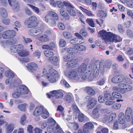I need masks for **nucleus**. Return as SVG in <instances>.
Masks as SVG:
<instances>
[{
  "instance_id": "3c124183",
  "label": "nucleus",
  "mask_w": 133,
  "mask_h": 133,
  "mask_svg": "<svg viewBox=\"0 0 133 133\" xmlns=\"http://www.w3.org/2000/svg\"><path fill=\"white\" fill-rule=\"evenodd\" d=\"M86 22L91 27H94V24L92 19H87L86 20Z\"/></svg>"
},
{
  "instance_id": "423d86ee",
  "label": "nucleus",
  "mask_w": 133,
  "mask_h": 133,
  "mask_svg": "<svg viewBox=\"0 0 133 133\" xmlns=\"http://www.w3.org/2000/svg\"><path fill=\"white\" fill-rule=\"evenodd\" d=\"M84 99L88 102L87 108L89 110L93 108L96 104L97 102V101L96 98L92 97L89 96H86Z\"/></svg>"
},
{
  "instance_id": "8fccbe9b",
  "label": "nucleus",
  "mask_w": 133,
  "mask_h": 133,
  "mask_svg": "<svg viewBox=\"0 0 133 133\" xmlns=\"http://www.w3.org/2000/svg\"><path fill=\"white\" fill-rule=\"evenodd\" d=\"M10 39L7 40V44L9 45H12L16 43V41L13 38H10Z\"/></svg>"
},
{
  "instance_id": "f3484780",
  "label": "nucleus",
  "mask_w": 133,
  "mask_h": 133,
  "mask_svg": "<svg viewBox=\"0 0 133 133\" xmlns=\"http://www.w3.org/2000/svg\"><path fill=\"white\" fill-rule=\"evenodd\" d=\"M66 59L65 60V61L67 62L66 63V65L69 67H71L75 64H76L77 62L78 59Z\"/></svg>"
},
{
  "instance_id": "79ce46f5",
  "label": "nucleus",
  "mask_w": 133,
  "mask_h": 133,
  "mask_svg": "<svg viewBox=\"0 0 133 133\" xmlns=\"http://www.w3.org/2000/svg\"><path fill=\"white\" fill-rule=\"evenodd\" d=\"M26 117L25 114H23L21 116L20 121L21 124L24 125L25 123Z\"/></svg>"
},
{
  "instance_id": "bf43d9fd",
  "label": "nucleus",
  "mask_w": 133,
  "mask_h": 133,
  "mask_svg": "<svg viewBox=\"0 0 133 133\" xmlns=\"http://www.w3.org/2000/svg\"><path fill=\"white\" fill-rule=\"evenodd\" d=\"M65 98L67 102L69 103H70L72 99V95L71 96L69 95H67L65 97Z\"/></svg>"
},
{
  "instance_id": "4468645a",
  "label": "nucleus",
  "mask_w": 133,
  "mask_h": 133,
  "mask_svg": "<svg viewBox=\"0 0 133 133\" xmlns=\"http://www.w3.org/2000/svg\"><path fill=\"white\" fill-rule=\"evenodd\" d=\"M45 18H51L55 19L56 20H58L59 19V17L58 15L55 12L53 11H49L48 14L46 15Z\"/></svg>"
},
{
  "instance_id": "aec40b11",
  "label": "nucleus",
  "mask_w": 133,
  "mask_h": 133,
  "mask_svg": "<svg viewBox=\"0 0 133 133\" xmlns=\"http://www.w3.org/2000/svg\"><path fill=\"white\" fill-rule=\"evenodd\" d=\"M85 91L89 95L93 96L95 94V90L91 87H87L84 88Z\"/></svg>"
},
{
  "instance_id": "13d9d810",
  "label": "nucleus",
  "mask_w": 133,
  "mask_h": 133,
  "mask_svg": "<svg viewBox=\"0 0 133 133\" xmlns=\"http://www.w3.org/2000/svg\"><path fill=\"white\" fill-rule=\"evenodd\" d=\"M48 122L50 124L49 126L52 125L54 126L56 124V122L53 118H51L49 119H48Z\"/></svg>"
},
{
  "instance_id": "0e129e2a",
  "label": "nucleus",
  "mask_w": 133,
  "mask_h": 133,
  "mask_svg": "<svg viewBox=\"0 0 133 133\" xmlns=\"http://www.w3.org/2000/svg\"><path fill=\"white\" fill-rule=\"evenodd\" d=\"M60 45L61 47H63L66 45L65 41L63 39H61L59 41Z\"/></svg>"
},
{
  "instance_id": "774afa93",
  "label": "nucleus",
  "mask_w": 133,
  "mask_h": 133,
  "mask_svg": "<svg viewBox=\"0 0 133 133\" xmlns=\"http://www.w3.org/2000/svg\"><path fill=\"white\" fill-rule=\"evenodd\" d=\"M126 53L128 55H131L133 53V49L131 48H128Z\"/></svg>"
},
{
  "instance_id": "6e6d98bb",
  "label": "nucleus",
  "mask_w": 133,
  "mask_h": 133,
  "mask_svg": "<svg viewBox=\"0 0 133 133\" xmlns=\"http://www.w3.org/2000/svg\"><path fill=\"white\" fill-rule=\"evenodd\" d=\"M109 114H107L104 115L103 118V121L104 122H108L109 123Z\"/></svg>"
},
{
  "instance_id": "a211bd4d",
  "label": "nucleus",
  "mask_w": 133,
  "mask_h": 133,
  "mask_svg": "<svg viewBox=\"0 0 133 133\" xmlns=\"http://www.w3.org/2000/svg\"><path fill=\"white\" fill-rule=\"evenodd\" d=\"M10 5L12 7L14 11H17L20 9V5L17 2H12L9 3Z\"/></svg>"
},
{
  "instance_id": "f257e3e1",
  "label": "nucleus",
  "mask_w": 133,
  "mask_h": 133,
  "mask_svg": "<svg viewBox=\"0 0 133 133\" xmlns=\"http://www.w3.org/2000/svg\"><path fill=\"white\" fill-rule=\"evenodd\" d=\"M99 63V61L98 60L94 62L93 70L91 71L90 70L92 69V65L90 64H87L83 63L81 64L77 70L81 75L82 79L84 80L89 78L91 79H93L95 77L99 72L98 70L96 69V65H98Z\"/></svg>"
},
{
  "instance_id": "de8ad7c7",
  "label": "nucleus",
  "mask_w": 133,
  "mask_h": 133,
  "mask_svg": "<svg viewBox=\"0 0 133 133\" xmlns=\"http://www.w3.org/2000/svg\"><path fill=\"white\" fill-rule=\"evenodd\" d=\"M112 95H113V97L117 98H121L122 97V95L119 93L116 92H114L112 94Z\"/></svg>"
},
{
  "instance_id": "052dcab7",
  "label": "nucleus",
  "mask_w": 133,
  "mask_h": 133,
  "mask_svg": "<svg viewBox=\"0 0 133 133\" xmlns=\"http://www.w3.org/2000/svg\"><path fill=\"white\" fill-rule=\"evenodd\" d=\"M76 49L79 50L83 51L85 50L86 48L84 46L80 45L79 46L77 45L76 47Z\"/></svg>"
},
{
  "instance_id": "680f3d73",
  "label": "nucleus",
  "mask_w": 133,
  "mask_h": 133,
  "mask_svg": "<svg viewBox=\"0 0 133 133\" xmlns=\"http://www.w3.org/2000/svg\"><path fill=\"white\" fill-rule=\"evenodd\" d=\"M61 83L63 84L66 87L68 88L70 87V85L64 79H62L61 81Z\"/></svg>"
},
{
  "instance_id": "39448f33",
  "label": "nucleus",
  "mask_w": 133,
  "mask_h": 133,
  "mask_svg": "<svg viewBox=\"0 0 133 133\" xmlns=\"http://www.w3.org/2000/svg\"><path fill=\"white\" fill-rule=\"evenodd\" d=\"M58 75V72L53 69H49L47 74L48 81L51 83L56 82V77Z\"/></svg>"
},
{
  "instance_id": "7c9ffc66",
  "label": "nucleus",
  "mask_w": 133,
  "mask_h": 133,
  "mask_svg": "<svg viewBox=\"0 0 133 133\" xmlns=\"http://www.w3.org/2000/svg\"><path fill=\"white\" fill-rule=\"evenodd\" d=\"M104 96L105 98L107 100H114V98L113 95H111L110 93L106 91L104 94Z\"/></svg>"
},
{
  "instance_id": "58836bf2",
  "label": "nucleus",
  "mask_w": 133,
  "mask_h": 133,
  "mask_svg": "<svg viewBox=\"0 0 133 133\" xmlns=\"http://www.w3.org/2000/svg\"><path fill=\"white\" fill-rule=\"evenodd\" d=\"M68 12L70 15L73 16H76V10L73 8H69L68 9Z\"/></svg>"
},
{
  "instance_id": "bb28decb",
  "label": "nucleus",
  "mask_w": 133,
  "mask_h": 133,
  "mask_svg": "<svg viewBox=\"0 0 133 133\" xmlns=\"http://www.w3.org/2000/svg\"><path fill=\"white\" fill-rule=\"evenodd\" d=\"M97 15L100 18H104L107 16V14L105 11L102 10L98 11Z\"/></svg>"
},
{
  "instance_id": "37998d69",
  "label": "nucleus",
  "mask_w": 133,
  "mask_h": 133,
  "mask_svg": "<svg viewBox=\"0 0 133 133\" xmlns=\"http://www.w3.org/2000/svg\"><path fill=\"white\" fill-rule=\"evenodd\" d=\"M64 5L69 8L74 9L75 7L70 3L68 1H63Z\"/></svg>"
},
{
  "instance_id": "49530a36",
  "label": "nucleus",
  "mask_w": 133,
  "mask_h": 133,
  "mask_svg": "<svg viewBox=\"0 0 133 133\" xmlns=\"http://www.w3.org/2000/svg\"><path fill=\"white\" fill-rule=\"evenodd\" d=\"M23 49L21 51H19L18 52L19 56L21 57H25L26 56V50Z\"/></svg>"
},
{
  "instance_id": "9d476101",
  "label": "nucleus",
  "mask_w": 133,
  "mask_h": 133,
  "mask_svg": "<svg viewBox=\"0 0 133 133\" xmlns=\"http://www.w3.org/2000/svg\"><path fill=\"white\" fill-rule=\"evenodd\" d=\"M47 97L48 98H50L51 96H54L57 98H60L63 97V93L62 90H55L51 92L50 94H47Z\"/></svg>"
},
{
  "instance_id": "69168bd1",
  "label": "nucleus",
  "mask_w": 133,
  "mask_h": 133,
  "mask_svg": "<svg viewBox=\"0 0 133 133\" xmlns=\"http://www.w3.org/2000/svg\"><path fill=\"white\" fill-rule=\"evenodd\" d=\"M127 33L128 36L130 38H132L133 36V33L130 30L128 29L127 31Z\"/></svg>"
},
{
  "instance_id": "7ed1b4c3",
  "label": "nucleus",
  "mask_w": 133,
  "mask_h": 133,
  "mask_svg": "<svg viewBox=\"0 0 133 133\" xmlns=\"http://www.w3.org/2000/svg\"><path fill=\"white\" fill-rule=\"evenodd\" d=\"M111 82L113 83L117 84L122 82L130 83V80L129 78H126L122 75L116 76L112 77Z\"/></svg>"
},
{
  "instance_id": "b1692460",
  "label": "nucleus",
  "mask_w": 133,
  "mask_h": 133,
  "mask_svg": "<svg viewBox=\"0 0 133 133\" xmlns=\"http://www.w3.org/2000/svg\"><path fill=\"white\" fill-rule=\"evenodd\" d=\"M132 112V110L130 107H128L127 108L125 112L126 120L129 119L130 117L132 116L133 114Z\"/></svg>"
},
{
  "instance_id": "c756f323",
  "label": "nucleus",
  "mask_w": 133,
  "mask_h": 133,
  "mask_svg": "<svg viewBox=\"0 0 133 133\" xmlns=\"http://www.w3.org/2000/svg\"><path fill=\"white\" fill-rule=\"evenodd\" d=\"M5 76L8 77L13 78L15 76V74L10 70H9L5 72Z\"/></svg>"
},
{
  "instance_id": "c9c22d12",
  "label": "nucleus",
  "mask_w": 133,
  "mask_h": 133,
  "mask_svg": "<svg viewBox=\"0 0 133 133\" xmlns=\"http://www.w3.org/2000/svg\"><path fill=\"white\" fill-rule=\"evenodd\" d=\"M42 114V117L44 119H46L49 116V113L47 110L44 108Z\"/></svg>"
},
{
  "instance_id": "412c9836",
  "label": "nucleus",
  "mask_w": 133,
  "mask_h": 133,
  "mask_svg": "<svg viewBox=\"0 0 133 133\" xmlns=\"http://www.w3.org/2000/svg\"><path fill=\"white\" fill-rule=\"evenodd\" d=\"M44 108L43 106L36 107L33 112V115L36 116L39 115L41 114L42 112L43 111Z\"/></svg>"
},
{
  "instance_id": "f704fd0d",
  "label": "nucleus",
  "mask_w": 133,
  "mask_h": 133,
  "mask_svg": "<svg viewBox=\"0 0 133 133\" xmlns=\"http://www.w3.org/2000/svg\"><path fill=\"white\" fill-rule=\"evenodd\" d=\"M44 54L47 57L51 58L54 56V53L51 51L45 50L44 51Z\"/></svg>"
},
{
  "instance_id": "f8f14e48",
  "label": "nucleus",
  "mask_w": 133,
  "mask_h": 133,
  "mask_svg": "<svg viewBox=\"0 0 133 133\" xmlns=\"http://www.w3.org/2000/svg\"><path fill=\"white\" fill-rule=\"evenodd\" d=\"M26 68L29 72H33L37 69L38 66L35 63L32 62L28 64Z\"/></svg>"
},
{
  "instance_id": "c03bdc74",
  "label": "nucleus",
  "mask_w": 133,
  "mask_h": 133,
  "mask_svg": "<svg viewBox=\"0 0 133 133\" xmlns=\"http://www.w3.org/2000/svg\"><path fill=\"white\" fill-rule=\"evenodd\" d=\"M63 34L64 36L67 39H70L72 37L71 34L69 32H63Z\"/></svg>"
},
{
  "instance_id": "a19ab883",
  "label": "nucleus",
  "mask_w": 133,
  "mask_h": 133,
  "mask_svg": "<svg viewBox=\"0 0 133 133\" xmlns=\"http://www.w3.org/2000/svg\"><path fill=\"white\" fill-rule=\"evenodd\" d=\"M27 5L29 7L31 8L33 11L36 13L38 14L39 13V10L38 8L30 4H28Z\"/></svg>"
},
{
  "instance_id": "4d7b16f0",
  "label": "nucleus",
  "mask_w": 133,
  "mask_h": 133,
  "mask_svg": "<svg viewBox=\"0 0 133 133\" xmlns=\"http://www.w3.org/2000/svg\"><path fill=\"white\" fill-rule=\"evenodd\" d=\"M121 105L119 103H116L114 104L112 107V108L116 110L120 109L121 107Z\"/></svg>"
},
{
  "instance_id": "e2e57ef3",
  "label": "nucleus",
  "mask_w": 133,
  "mask_h": 133,
  "mask_svg": "<svg viewBox=\"0 0 133 133\" xmlns=\"http://www.w3.org/2000/svg\"><path fill=\"white\" fill-rule=\"evenodd\" d=\"M58 25L59 28L61 30H64L65 29V27L64 24L59 22L58 23Z\"/></svg>"
},
{
  "instance_id": "393cba45",
  "label": "nucleus",
  "mask_w": 133,
  "mask_h": 133,
  "mask_svg": "<svg viewBox=\"0 0 133 133\" xmlns=\"http://www.w3.org/2000/svg\"><path fill=\"white\" fill-rule=\"evenodd\" d=\"M96 66L97 67L96 69L98 70L99 72L98 74L96 75V76L98 75L99 71L102 74H103L104 71V65L102 64H99V63L98 65H97Z\"/></svg>"
},
{
  "instance_id": "6ab92c4d",
  "label": "nucleus",
  "mask_w": 133,
  "mask_h": 133,
  "mask_svg": "<svg viewBox=\"0 0 133 133\" xmlns=\"http://www.w3.org/2000/svg\"><path fill=\"white\" fill-rule=\"evenodd\" d=\"M118 121L119 123L121 124H124L125 122V117L124 114L121 112L119 114Z\"/></svg>"
},
{
  "instance_id": "f03ea898",
  "label": "nucleus",
  "mask_w": 133,
  "mask_h": 133,
  "mask_svg": "<svg viewBox=\"0 0 133 133\" xmlns=\"http://www.w3.org/2000/svg\"><path fill=\"white\" fill-rule=\"evenodd\" d=\"M98 36L107 43L111 42H119L122 40L119 36L110 32H107L103 30L99 32Z\"/></svg>"
},
{
  "instance_id": "1a4fd4ad",
  "label": "nucleus",
  "mask_w": 133,
  "mask_h": 133,
  "mask_svg": "<svg viewBox=\"0 0 133 133\" xmlns=\"http://www.w3.org/2000/svg\"><path fill=\"white\" fill-rule=\"evenodd\" d=\"M16 34V32L13 30H8L4 31L2 34V37L4 39L13 38Z\"/></svg>"
},
{
  "instance_id": "cd10ccee",
  "label": "nucleus",
  "mask_w": 133,
  "mask_h": 133,
  "mask_svg": "<svg viewBox=\"0 0 133 133\" xmlns=\"http://www.w3.org/2000/svg\"><path fill=\"white\" fill-rule=\"evenodd\" d=\"M0 15L3 17H6L8 16L6 10L4 8H0Z\"/></svg>"
},
{
  "instance_id": "ddd939ff",
  "label": "nucleus",
  "mask_w": 133,
  "mask_h": 133,
  "mask_svg": "<svg viewBox=\"0 0 133 133\" xmlns=\"http://www.w3.org/2000/svg\"><path fill=\"white\" fill-rule=\"evenodd\" d=\"M23 49V47L22 44L16 45L11 46L10 50L11 52H17L18 51H21Z\"/></svg>"
},
{
  "instance_id": "20e7f679",
  "label": "nucleus",
  "mask_w": 133,
  "mask_h": 133,
  "mask_svg": "<svg viewBox=\"0 0 133 133\" xmlns=\"http://www.w3.org/2000/svg\"><path fill=\"white\" fill-rule=\"evenodd\" d=\"M67 76L70 79L76 81L81 80L82 79L81 75L75 69H72L69 71L68 72Z\"/></svg>"
},
{
  "instance_id": "c85d7f7f",
  "label": "nucleus",
  "mask_w": 133,
  "mask_h": 133,
  "mask_svg": "<svg viewBox=\"0 0 133 133\" xmlns=\"http://www.w3.org/2000/svg\"><path fill=\"white\" fill-rule=\"evenodd\" d=\"M46 21L49 23L51 26H54L56 24V22L55 19L50 18H45Z\"/></svg>"
},
{
  "instance_id": "09e8293b",
  "label": "nucleus",
  "mask_w": 133,
  "mask_h": 133,
  "mask_svg": "<svg viewBox=\"0 0 133 133\" xmlns=\"http://www.w3.org/2000/svg\"><path fill=\"white\" fill-rule=\"evenodd\" d=\"M84 126L85 127L89 129H91L94 128V125L91 122H89L85 124Z\"/></svg>"
},
{
  "instance_id": "dca6fc26",
  "label": "nucleus",
  "mask_w": 133,
  "mask_h": 133,
  "mask_svg": "<svg viewBox=\"0 0 133 133\" xmlns=\"http://www.w3.org/2000/svg\"><path fill=\"white\" fill-rule=\"evenodd\" d=\"M56 45L55 43L52 42L49 44H44L42 46V48L43 49L53 50L55 48Z\"/></svg>"
},
{
  "instance_id": "72a5a7b5",
  "label": "nucleus",
  "mask_w": 133,
  "mask_h": 133,
  "mask_svg": "<svg viewBox=\"0 0 133 133\" xmlns=\"http://www.w3.org/2000/svg\"><path fill=\"white\" fill-rule=\"evenodd\" d=\"M39 40L42 42H45L48 41L49 39L48 37L46 35L40 36L38 38Z\"/></svg>"
},
{
  "instance_id": "4be33fe9",
  "label": "nucleus",
  "mask_w": 133,
  "mask_h": 133,
  "mask_svg": "<svg viewBox=\"0 0 133 133\" xmlns=\"http://www.w3.org/2000/svg\"><path fill=\"white\" fill-rule=\"evenodd\" d=\"M75 49L72 48H70L68 49L67 51L69 53L67 56L66 58H72L75 57L74 56L75 54L72 53L75 52Z\"/></svg>"
},
{
  "instance_id": "5701e85b",
  "label": "nucleus",
  "mask_w": 133,
  "mask_h": 133,
  "mask_svg": "<svg viewBox=\"0 0 133 133\" xmlns=\"http://www.w3.org/2000/svg\"><path fill=\"white\" fill-rule=\"evenodd\" d=\"M79 114L78 116V119L80 122H82L83 121H86L89 120V118L86 116H84L82 113L78 112Z\"/></svg>"
},
{
  "instance_id": "4c0bfd02",
  "label": "nucleus",
  "mask_w": 133,
  "mask_h": 133,
  "mask_svg": "<svg viewBox=\"0 0 133 133\" xmlns=\"http://www.w3.org/2000/svg\"><path fill=\"white\" fill-rule=\"evenodd\" d=\"M55 131L53 133H64L61 128L57 124H56Z\"/></svg>"
},
{
  "instance_id": "864d4df0",
  "label": "nucleus",
  "mask_w": 133,
  "mask_h": 133,
  "mask_svg": "<svg viewBox=\"0 0 133 133\" xmlns=\"http://www.w3.org/2000/svg\"><path fill=\"white\" fill-rule=\"evenodd\" d=\"M106 79L105 78H103L97 81V84L98 85H102L104 84L105 83Z\"/></svg>"
},
{
  "instance_id": "9b49d317",
  "label": "nucleus",
  "mask_w": 133,
  "mask_h": 133,
  "mask_svg": "<svg viewBox=\"0 0 133 133\" xmlns=\"http://www.w3.org/2000/svg\"><path fill=\"white\" fill-rule=\"evenodd\" d=\"M42 32V30L40 28H33L30 30L29 32V34L32 36H35L41 34Z\"/></svg>"
},
{
  "instance_id": "a878e982",
  "label": "nucleus",
  "mask_w": 133,
  "mask_h": 133,
  "mask_svg": "<svg viewBox=\"0 0 133 133\" xmlns=\"http://www.w3.org/2000/svg\"><path fill=\"white\" fill-rule=\"evenodd\" d=\"M99 110L97 108L94 109L92 111V116L95 119L98 118L99 117Z\"/></svg>"
},
{
  "instance_id": "e433bc0d",
  "label": "nucleus",
  "mask_w": 133,
  "mask_h": 133,
  "mask_svg": "<svg viewBox=\"0 0 133 133\" xmlns=\"http://www.w3.org/2000/svg\"><path fill=\"white\" fill-rule=\"evenodd\" d=\"M15 125L14 124L10 123L9 124L8 126L7 130L8 133H11L14 128Z\"/></svg>"
},
{
  "instance_id": "6e6552de",
  "label": "nucleus",
  "mask_w": 133,
  "mask_h": 133,
  "mask_svg": "<svg viewBox=\"0 0 133 133\" xmlns=\"http://www.w3.org/2000/svg\"><path fill=\"white\" fill-rule=\"evenodd\" d=\"M36 19L37 18L35 16H31L25 21L24 24L28 28L34 26L36 25L35 21Z\"/></svg>"
},
{
  "instance_id": "2eb2a0df",
  "label": "nucleus",
  "mask_w": 133,
  "mask_h": 133,
  "mask_svg": "<svg viewBox=\"0 0 133 133\" xmlns=\"http://www.w3.org/2000/svg\"><path fill=\"white\" fill-rule=\"evenodd\" d=\"M17 90L21 94H27L29 91L27 87L24 85L19 86L17 88Z\"/></svg>"
},
{
  "instance_id": "473e14b6",
  "label": "nucleus",
  "mask_w": 133,
  "mask_h": 133,
  "mask_svg": "<svg viewBox=\"0 0 133 133\" xmlns=\"http://www.w3.org/2000/svg\"><path fill=\"white\" fill-rule=\"evenodd\" d=\"M68 125L69 127H71V126H72L73 127L74 129L76 130H77L79 128L78 124L76 122H69Z\"/></svg>"
},
{
  "instance_id": "2f4dec72",
  "label": "nucleus",
  "mask_w": 133,
  "mask_h": 133,
  "mask_svg": "<svg viewBox=\"0 0 133 133\" xmlns=\"http://www.w3.org/2000/svg\"><path fill=\"white\" fill-rule=\"evenodd\" d=\"M79 8L81 10L89 16H94V15L93 14L92 12L91 11L87 10L86 9L83 8L81 6H79Z\"/></svg>"
},
{
  "instance_id": "0eeeda50",
  "label": "nucleus",
  "mask_w": 133,
  "mask_h": 133,
  "mask_svg": "<svg viewBox=\"0 0 133 133\" xmlns=\"http://www.w3.org/2000/svg\"><path fill=\"white\" fill-rule=\"evenodd\" d=\"M118 87L120 88V91L121 93L124 94L127 92L130 91L132 90L131 86L129 84L121 83L118 84Z\"/></svg>"
},
{
  "instance_id": "338daca9",
  "label": "nucleus",
  "mask_w": 133,
  "mask_h": 133,
  "mask_svg": "<svg viewBox=\"0 0 133 133\" xmlns=\"http://www.w3.org/2000/svg\"><path fill=\"white\" fill-rule=\"evenodd\" d=\"M57 4L58 7L61 8H64V3L61 2V1H57Z\"/></svg>"
},
{
  "instance_id": "ea45409f",
  "label": "nucleus",
  "mask_w": 133,
  "mask_h": 133,
  "mask_svg": "<svg viewBox=\"0 0 133 133\" xmlns=\"http://www.w3.org/2000/svg\"><path fill=\"white\" fill-rule=\"evenodd\" d=\"M109 123H110L114 120L116 118V114L115 113H113L111 114L110 115L109 114Z\"/></svg>"
},
{
  "instance_id": "5fc2aeb1",
  "label": "nucleus",
  "mask_w": 133,
  "mask_h": 133,
  "mask_svg": "<svg viewBox=\"0 0 133 133\" xmlns=\"http://www.w3.org/2000/svg\"><path fill=\"white\" fill-rule=\"evenodd\" d=\"M21 94L19 93L17 89L16 91H15L12 95V97L14 98H16L18 97Z\"/></svg>"
},
{
  "instance_id": "a18cd8bd",
  "label": "nucleus",
  "mask_w": 133,
  "mask_h": 133,
  "mask_svg": "<svg viewBox=\"0 0 133 133\" xmlns=\"http://www.w3.org/2000/svg\"><path fill=\"white\" fill-rule=\"evenodd\" d=\"M26 104L24 103L19 105L18 106V108L21 111H25L26 110Z\"/></svg>"
},
{
  "instance_id": "603ef678",
  "label": "nucleus",
  "mask_w": 133,
  "mask_h": 133,
  "mask_svg": "<svg viewBox=\"0 0 133 133\" xmlns=\"http://www.w3.org/2000/svg\"><path fill=\"white\" fill-rule=\"evenodd\" d=\"M50 61L52 64L55 65H57L59 64L58 59H50Z\"/></svg>"
}]
</instances>
